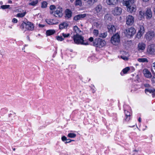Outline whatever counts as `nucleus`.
Returning <instances> with one entry per match:
<instances>
[{"label":"nucleus","instance_id":"13","mask_svg":"<svg viewBox=\"0 0 155 155\" xmlns=\"http://www.w3.org/2000/svg\"><path fill=\"white\" fill-rule=\"evenodd\" d=\"M126 7L127 11L131 13L134 12L136 10V6L135 5H132V4Z\"/></svg>","mask_w":155,"mask_h":155},{"label":"nucleus","instance_id":"27","mask_svg":"<svg viewBox=\"0 0 155 155\" xmlns=\"http://www.w3.org/2000/svg\"><path fill=\"white\" fill-rule=\"evenodd\" d=\"M45 21L49 25H54L56 24V22H54L53 19H46Z\"/></svg>","mask_w":155,"mask_h":155},{"label":"nucleus","instance_id":"8","mask_svg":"<svg viewBox=\"0 0 155 155\" xmlns=\"http://www.w3.org/2000/svg\"><path fill=\"white\" fill-rule=\"evenodd\" d=\"M54 15L56 17H61L62 16V9L61 8L58 7L54 12Z\"/></svg>","mask_w":155,"mask_h":155},{"label":"nucleus","instance_id":"36","mask_svg":"<svg viewBox=\"0 0 155 155\" xmlns=\"http://www.w3.org/2000/svg\"><path fill=\"white\" fill-rule=\"evenodd\" d=\"M38 3V1L36 0L35 1L32 2L31 3H29V5L32 6H35Z\"/></svg>","mask_w":155,"mask_h":155},{"label":"nucleus","instance_id":"14","mask_svg":"<svg viewBox=\"0 0 155 155\" xmlns=\"http://www.w3.org/2000/svg\"><path fill=\"white\" fill-rule=\"evenodd\" d=\"M144 32V27L142 25H140L139 28V31L137 34L138 38H140Z\"/></svg>","mask_w":155,"mask_h":155},{"label":"nucleus","instance_id":"46","mask_svg":"<svg viewBox=\"0 0 155 155\" xmlns=\"http://www.w3.org/2000/svg\"><path fill=\"white\" fill-rule=\"evenodd\" d=\"M144 85L145 87L147 88H149L151 87L150 85L148 84H144Z\"/></svg>","mask_w":155,"mask_h":155},{"label":"nucleus","instance_id":"16","mask_svg":"<svg viewBox=\"0 0 155 155\" xmlns=\"http://www.w3.org/2000/svg\"><path fill=\"white\" fill-rule=\"evenodd\" d=\"M145 91L146 93L149 92L150 93H152L153 97L155 96V89L153 87H150L149 88H147L145 89Z\"/></svg>","mask_w":155,"mask_h":155},{"label":"nucleus","instance_id":"54","mask_svg":"<svg viewBox=\"0 0 155 155\" xmlns=\"http://www.w3.org/2000/svg\"><path fill=\"white\" fill-rule=\"evenodd\" d=\"M138 121L140 122L141 121V118L140 117L139 119H138Z\"/></svg>","mask_w":155,"mask_h":155},{"label":"nucleus","instance_id":"6","mask_svg":"<svg viewBox=\"0 0 155 155\" xmlns=\"http://www.w3.org/2000/svg\"><path fill=\"white\" fill-rule=\"evenodd\" d=\"M120 41V36L117 34L114 35L111 39V43L115 45H117L119 43Z\"/></svg>","mask_w":155,"mask_h":155},{"label":"nucleus","instance_id":"40","mask_svg":"<svg viewBox=\"0 0 155 155\" xmlns=\"http://www.w3.org/2000/svg\"><path fill=\"white\" fill-rule=\"evenodd\" d=\"M10 5H2L1 6V8L2 9H5L9 8Z\"/></svg>","mask_w":155,"mask_h":155},{"label":"nucleus","instance_id":"34","mask_svg":"<svg viewBox=\"0 0 155 155\" xmlns=\"http://www.w3.org/2000/svg\"><path fill=\"white\" fill-rule=\"evenodd\" d=\"M130 68L129 67H127L125 68L123 70V73L124 74H125L127 73V71L130 70Z\"/></svg>","mask_w":155,"mask_h":155},{"label":"nucleus","instance_id":"53","mask_svg":"<svg viewBox=\"0 0 155 155\" xmlns=\"http://www.w3.org/2000/svg\"><path fill=\"white\" fill-rule=\"evenodd\" d=\"M54 12H53V11H52V10H51V11L50 12V13L51 14H53V15H54Z\"/></svg>","mask_w":155,"mask_h":155},{"label":"nucleus","instance_id":"56","mask_svg":"<svg viewBox=\"0 0 155 155\" xmlns=\"http://www.w3.org/2000/svg\"><path fill=\"white\" fill-rule=\"evenodd\" d=\"M95 24V25H96L97 26V25H99L98 23L97 22H96Z\"/></svg>","mask_w":155,"mask_h":155},{"label":"nucleus","instance_id":"47","mask_svg":"<svg viewBox=\"0 0 155 155\" xmlns=\"http://www.w3.org/2000/svg\"><path fill=\"white\" fill-rule=\"evenodd\" d=\"M67 141H66L65 142V143H70L71 142V141H74V140H71V139H67Z\"/></svg>","mask_w":155,"mask_h":155},{"label":"nucleus","instance_id":"52","mask_svg":"<svg viewBox=\"0 0 155 155\" xmlns=\"http://www.w3.org/2000/svg\"><path fill=\"white\" fill-rule=\"evenodd\" d=\"M153 66L155 68V62L153 64Z\"/></svg>","mask_w":155,"mask_h":155},{"label":"nucleus","instance_id":"1","mask_svg":"<svg viewBox=\"0 0 155 155\" xmlns=\"http://www.w3.org/2000/svg\"><path fill=\"white\" fill-rule=\"evenodd\" d=\"M74 43L77 44H81L84 45H88L89 44L87 42H84V37L80 35L75 34L72 37Z\"/></svg>","mask_w":155,"mask_h":155},{"label":"nucleus","instance_id":"18","mask_svg":"<svg viewBox=\"0 0 155 155\" xmlns=\"http://www.w3.org/2000/svg\"><path fill=\"white\" fill-rule=\"evenodd\" d=\"M107 28L108 31L110 34H112L115 32L116 29L114 25H108Z\"/></svg>","mask_w":155,"mask_h":155},{"label":"nucleus","instance_id":"39","mask_svg":"<svg viewBox=\"0 0 155 155\" xmlns=\"http://www.w3.org/2000/svg\"><path fill=\"white\" fill-rule=\"evenodd\" d=\"M56 38L58 40L61 41H62L64 40V38H63L61 36H57L56 37Z\"/></svg>","mask_w":155,"mask_h":155},{"label":"nucleus","instance_id":"19","mask_svg":"<svg viewBox=\"0 0 155 155\" xmlns=\"http://www.w3.org/2000/svg\"><path fill=\"white\" fill-rule=\"evenodd\" d=\"M146 45L143 42L139 43L138 45L137 48L139 51H143L145 48Z\"/></svg>","mask_w":155,"mask_h":155},{"label":"nucleus","instance_id":"33","mask_svg":"<svg viewBox=\"0 0 155 155\" xmlns=\"http://www.w3.org/2000/svg\"><path fill=\"white\" fill-rule=\"evenodd\" d=\"M94 35L96 37H97L99 35V31L97 30L94 29L93 32Z\"/></svg>","mask_w":155,"mask_h":155},{"label":"nucleus","instance_id":"42","mask_svg":"<svg viewBox=\"0 0 155 155\" xmlns=\"http://www.w3.org/2000/svg\"><path fill=\"white\" fill-rule=\"evenodd\" d=\"M120 58L125 61H127L128 60V58L124 56H121Z\"/></svg>","mask_w":155,"mask_h":155},{"label":"nucleus","instance_id":"57","mask_svg":"<svg viewBox=\"0 0 155 155\" xmlns=\"http://www.w3.org/2000/svg\"><path fill=\"white\" fill-rule=\"evenodd\" d=\"M8 2L9 3H12V1L11 0H9L8 1Z\"/></svg>","mask_w":155,"mask_h":155},{"label":"nucleus","instance_id":"10","mask_svg":"<svg viewBox=\"0 0 155 155\" xmlns=\"http://www.w3.org/2000/svg\"><path fill=\"white\" fill-rule=\"evenodd\" d=\"M147 51L150 54L155 53V45H151L148 46L147 48Z\"/></svg>","mask_w":155,"mask_h":155},{"label":"nucleus","instance_id":"7","mask_svg":"<svg viewBox=\"0 0 155 155\" xmlns=\"http://www.w3.org/2000/svg\"><path fill=\"white\" fill-rule=\"evenodd\" d=\"M155 36L154 32L153 31H150L147 32L145 35V37L147 39L150 40L153 38Z\"/></svg>","mask_w":155,"mask_h":155},{"label":"nucleus","instance_id":"58","mask_svg":"<svg viewBox=\"0 0 155 155\" xmlns=\"http://www.w3.org/2000/svg\"><path fill=\"white\" fill-rule=\"evenodd\" d=\"M144 2H147L149 0H143Z\"/></svg>","mask_w":155,"mask_h":155},{"label":"nucleus","instance_id":"48","mask_svg":"<svg viewBox=\"0 0 155 155\" xmlns=\"http://www.w3.org/2000/svg\"><path fill=\"white\" fill-rule=\"evenodd\" d=\"M12 22L14 23H16L18 22V20L16 18H14L12 20Z\"/></svg>","mask_w":155,"mask_h":155},{"label":"nucleus","instance_id":"32","mask_svg":"<svg viewBox=\"0 0 155 155\" xmlns=\"http://www.w3.org/2000/svg\"><path fill=\"white\" fill-rule=\"evenodd\" d=\"M104 19L106 21L111 20V18L110 17V15L108 14H106L104 17Z\"/></svg>","mask_w":155,"mask_h":155},{"label":"nucleus","instance_id":"41","mask_svg":"<svg viewBox=\"0 0 155 155\" xmlns=\"http://www.w3.org/2000/svg\"><path fill=\"white\" fill-rule=\"evenodd\" d=\"M25 13H18L17 15V16L19 17H22L25 15Z\"/></svg>","mask_w":155,"mask_h":155},{"label":"nucleus","instance_id":"23","mask_svg":"<svg viewBox=\"0 0 155 155\" xmlns=\"http://www.w3.org/2000/svg\"><path fill=\"white\" fill-rule=\"evenodd\" d=\"M124 113L126 117L125 118V120L126 121H128L130 119V117L131 116L130 113V112L126 110H124Z\"/></svg>","mask_w":155,"mask_h":155},{"label":"nucleus","instance_id":"2","mask_svg":"<svg viewBox=\"0 0 155 155\" xmlns=\"http://www.w3.org/2000/svg\"><path fill=\"white\" fill-rule=\"evenodd\" d=\"M94 13L99 17H101L104 14V11L102 6L100 4L97 5L93 9Z\"/></svg>","mask_w":155,"mask_h":155},{"label":"nucleus","instance_id":"12","mask_svg":"<svg viewBox=\"0 0 155 155\" xmlns=\"http://www.w3.org/2000/svg\"><path fill=\"white\" fill-rule=\"evenodd\" d=\"M87 15L86 14H80L75 16L73 18V19L76 21L81 20L83 18L86 17Z\"/></svg>","mask_w":155,"mask_h":155},{"label":"nucleus","instance_id":"21","mask_svg":"<svg viewBox=\"0 0 155 155\" xmlns=\"http://www.w3.org/2000/svg\"><path fill=\"white\" fill-rule=\"evenodd\" d=\"M73 30L74 32V35L81 34V33L82 32V31L79 29L78 28V27L77 26H74L73 27Z\"/></svg>","mask_w":155,"mask_h":155},{"label":"nucleus","instance_id":"11","mask_svg":"<svg viewBox=\"0 0 155 155\" xmlns=\"http://www.w3.org/2000/svg\"><path fill=\"white\" fill-rule=\"evenodd\" d=\"M122 12V9L119 7H115L112 11V13L114 15H118L120 14Z\"/></svg>","mask_w":155,"mask_h":155},{"label":"nucleus","instance_id":"26","mask_svg":"<svg viewBox=\"0 0 155 155\" xmlns=\"http://www.w3.org/2000/svg\"><path fill=\"white\" fill-rule=\"evenodd\" d=\"M55 32L54 30H49L47 31L46 34L47 35L49 36L53 35Z\"/></svg>","mask_w":155,"mask_h":155},{"label":"nucleus","instance_id":"49","mask_svg":"<svg viewBox=\"0 0 155 155\" xmlns=\"http://www.w3.org/2000/svg\"><path fill=\"white\" fill-rule=\"evenodd\" d=\"M93 40H94V39L92 37H91L90 38H89V40L91 42H92V41L94 42V41Z\"/></svg>","mask_w":155,"mask_h":155},{"label":"nucleus","instance_id":"51","mask_svg":"<svg viewBox=\"0 0 155 155\" xmlns=\"http://www.w3.org/2000/svg\"><path fill=\"white\" fill-rule=\"evenodd\" d=\"M38 26L39 27H41V28H43V27H44L45 26V25H41V24H38Z\"/></svg>","mask_w":155,"mask_h":155},{"label":"nucleus","instance_id":"9","mask_svg":"<svg viewBox=\"0 0 155 155\" xmlns=\"http://www.w3.org/2000/svg\"><path fill=\"white\" fill-rule=\"evenodd\" d=\"M134 22V18L131 15H129L126 17V23L127 25H132Z\"/></svg>","mask_w":155,"mask_h":155},{"label":"nucleus","instance_id":"28","mask_svg":"<svg viewBox=\"0 0 155 155\" xmlns=\"http://www.w3.org/2000/svg\"><path fill=\"white\" fill-rule=\"evenodd\" d=\"M97 0H87L86 1L88 4L90 5H93L94 3L97 2Z\"/></svg>","mask_w":155,"mask_h":155},{"label":"nucleus","instance_id":"55","mask_svg":"<svg viewBox=\"0 0 155 155\" xmlns=\"http://www.w3.org/2000/svg\"><path fill=\"white\" fill-rule=\"evenodd\" d=\"M134 151L137 152L138 151V150H134Z\"/></svg>","mask_w":155,"mask_h":155},{"label":"nucleus","instance_id":"35","mask_svg":"<svg viewBox=\"0 0 155 155\" xmlns=\"http://www.w3.org/2000/svg\"><path fill=\"white\" fill-rule=\"evenodd\" d=\"M68 136L70 138H74L76 136V134L74 133H69Z\"/></svg>","mask_w":155,"mask_h":155},{"label":"nucleus","instance_id":"38","mask_svg":"<svg viewBox=\"0 0 155 155\" xmlns=\"http://www.w3.org/2000/svg\"><path fill=\"white\" fill-rule=\"evenodd\" d=\"M144 12L142 11H140L139 12V16H140L141 18L144 17Z\"/></svg>","mask_w":155,"mask_h":155},{"label":"nucleus","instance_id":"3","mask_svg":"<svg viewBox=\"0 0 155 155\" xmlns=\"http://www.w3.org/2000/svg\"><path fill=\"white\" fill-rule=\"evenodd\" d=\"M106 44L105 41L99 38L95 39L93 42V45L95 46L102 48Z\"/></svg>","mask_w":155,"mask_h":155},{"label":"nucleus","instance_id":"15","mask_svg":"<svg viewBox=\"0 0 155 155\" xmlns=\"http://www.w3.org/2000/svg\"><path fill=\"white\" fill-rule=\"evenodd\" d=\"M119 0H106V3L107 5L112 6L116 5L118 3Z\"/></svg>","mask_w":155,"mask_h":155},{"label":"nucleus","instance_id":"43","mask_svg":"<svg viewBox=\"0 0 155 155\" xmlns=\"http://www.w3.org/2000/svg\"><path fill=\"white\" fill-rule=\"evenodd\" d=\"M62 35L64 38H67L70 35L69 33L67 34H65L64 33H62Z\"/></svg>","mask_w":155,"mask_h":155},{"label":"nucleus","instance_id":"30","mask_svg":"<svg viewBox=\"0 0 155 155\" xmlns=\"http://www.w3.org/2000/svg\"><path fill=\"white\" fill-rule=\"evenodd\" d=\"M75 5L81 6L82 2L81 0H76L75 2Z\"/></svg>","mask_w":155,"mask_h":155},{"label":"nucleus","instance_id":"5","mask_svg":"<svg viewBox=\"0 0 155 155\" xmlns=\"http://www.w3.org/2000/svg\"><path fill=\"white\" fill-rule=\"evenodd\" d=\"M136 33L135 29L133 27L126 29L124 31L125 35L128 37L134 35Z\"/></svg>","mask_w":155,"mask_h":155},{"label":"nucleus","instance_id":"17","mask_svg":"<svg viewBox=\"0 0 155 155\" xmlns=\"http://www.w3.org/2000/svg\"><path fill=\"white\" fill-rule=\"evenodd\" d=\"M134 3V0H124L123 2L124 5L128 6L129 5L133 4Z\"/></svg>","mask_w":155,"mask_h":155},{"label":"nucleus","instance_id":"22","mask_svg":"<svg viewBox=\"0 0 155 155\" xmlns=\"http://www.w3.org/2000/svg\"><path fill=\"white\" fill-rule=\"evenodd\" d=\"M152 12L150 9H148L146 11V15L147 18H150L152 17Z\"/></svg>","mask_w":155,"mask_h":155},{"label":"nucleus","instance_id":"45","mask_svg":"<svg viewBox=\"0 0 155 155\" xmlns=\"http://www.w3.org/2000/svg\"><path fill=\"white\" fill-rule=\"evenodd\" d=\"M61 140L62 141H64L65 140L67 141V139L66 137L65 136H64L62 137Z\"/></svg>","mask_w":155,"mask_h":155},{"label":"nucleus","instance_id":"31","mask_svg":"<svg viewBox=\"0 0 155 155\" xmlns=\"http://www.w3.org/2000/svg\"><path fill=\"white\" fill-rule=\"evenodd\" d=\"M107 32H105L103 33H101L99 34V37L102 38H105L107 35Z\"/></svg>","mask_w":155,"mask_h":155},{"label":"nucleus","instance_id":"61","mask_svg":"<svg viewBox=\"0 0 155 155\" xmlns=\"http://www.w3.org/2000/svg\"><path fill=\"white\" fill-rule=\"evenodd\" d=\"M84 0V1H87V0Z\"/></svg>","mask_w":155,"mask_h":155},{"label":"nucleus","instance_id":"4","mask_svg":"<svg viewBox=\"0 0 155 155\" xmlns=\"http://www.w3.org/2000/svg\"><path fill=\"white\" fill-rule=\"evenodd\" d=\"M24 27L28 30L32 31L34 29V25L33 24H32L30 22H23L21 25V28L22 29H24Z\"/></svg>","mask_w":155,"mask_h":155},{"label":"nucleus","instance_id":"60","mask_svg":"<svg viewBox=\"0 0 155 155\" xmlns=\"http://www.w3.org/2000/svg\"><path fill=\"white\" fill-rule=\"evenodd\" d=\"M136 153H133V155L134 154H135Z\"/></svg>","mask_w":155,"mask_h":155},{"label":"nucleus","instance_id":"29","mask_svg":"<svg viewBox=\"0 0 155 155\" xmlns=\"http://www.w3.org/2000/svg\"><path fill=\"white\" fill-rule=\"evenodd\" d=\"M138 61L140 62H148V61L147 59L145 58H139L138 59Z\"/></svg>","mask_w":155,"mask_h":155},{"label":"nucleus","instance_id":"20","mask_svg":"<svg viewBox=\"0 0 155 155\" xmlns=\"http://www.w3.org/2000/svg\"><path fill=\"white\" fill-rule=\"evenodd\" d=\"M143 73L144 76L147 78H150L152 76L151 73L147 69L143 70Z\"/></svg>","mask_w":155,"mask_h":155},{"label":"nucleus","instance_id":"24","mask_svg":"<svg viewBox=\"0 0 155 155\" xmlns=\"http://www.w3.org/2000/svg\"><path fill=\"white\" fill-rule=\"evenodd\" d=\"M66 17L68 18H71L72 15V12L69 10L67 9L65 11Z\"/></svg>","mask_w":155,"mask_h":155},{"label":"nucleus","instance_id":"37","mask_svg":"<svg viewBox=\"0 0 155 155\" xmlns=\"http://www.w3.org/2000/svg\"><path fill=\"white\" fill-rule=\"evenodd\" d=\"M47 3L45 1H43L42 3L41 7L42 8H45L47 7Z\"/></svg>","mask_w":155,"mask_h":155},{"label":"nucleus","instance_id":"25","mask_svg":"<svg viewBox=\"0 0 155 155\" xmlns=\"http://www.w3.org/2000/svg\"><path fill=\"white\" fill-rule=\"evenodd\" d=\"M68 26V24L66 22H63L59 25V28L60 29L66 28Z\"/></svg>","mask_w":155,"mask_h":155},{"label":"nucleus","instance_id":"50","mask_svg":"<svg viewBox=\"0 0 155 155\" xmlns=\"http://www.w3.org/2000/svg\"><path fill=\"white\" fill-rule=\"evenodd\" d=\"M151 81L153 83H155V78L154 77H153L151 79Z\"/></svg>","mask_w":155,"mask_h":155},{"label":"nucleus","instance_id":"44","mask_svg":"<svg viewBox=\"0 0 155 155\" xmlns=\"http://www.w3.org/2000/svg\"><path fill=\"white\" fill-rule=\"evenodd\" d=\"M50 8L51 10H54L55 9V7L54 5H51L50 7Z\"/></svg>","mask_w":155,"mask_h":155},{"label":"nucleus","instance_id":"59","mask_svg":"<svg viewBox=\"0 0 155 155\" xmlns=\"http://www.w3.org/2000/svg\"><path fill=\"white\" fill-rule=\"evenodd\" d=\"M74 0H70V1L71 2H72Z\"/></svg>","mask_w":155,"mask_h":155}]
</instances>
